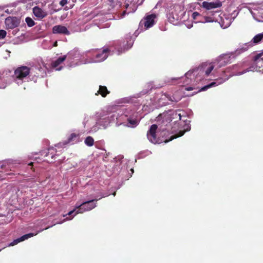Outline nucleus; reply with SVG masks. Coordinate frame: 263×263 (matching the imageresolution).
<instances>
[{
    "mask_svg": "<svg viewBox=\"0 0 263 263\" xmlns=\"http://www.w3.org/2000/svg\"><path fill=\"white\" fill-rule=\"evenodd\" d=\"M194 88L193 87H187L185 88V90L187 91H190L193 90Z\"/></svg>",
    "mask_w": 263,
    "mask_h": 263,
    "instance_id": "f704fd0d",
    "label": "nucleus"
},
{
    "mask_svg": "<svg viewBox=\"0 0 263 263\" xmlns=\"http://www.w3.org/2000/svg\"><path fill=\"white\" fill-rule=\"evenodd\" d=\"M253 18L259 22H263V9H254L251 11Z\"/></svg>",
    "mask_w": 263,
    "mask_h": 263,
    "instance_id": "f3484780",
    "label": "nucleus"
},
{
    "mask_svg": "<svg viewBox=\"0 0 263 263\" xmlns=\"http://www.w3.org/2000/svg\"><path fill=\"white\" fill-rule=\"evenodd\" d=\"M252 46L253 43L251 42L243 44L235 50V52L234 53V55H239L241 53L248 50L250 47Z\"/></svg>",
    "mask_w": 263,
    "mask_h": 263,
    "instance_id": "a211bd4d",
    "label": "nucleus"
},
{
    "mask_svg": "<svg viewBox=\"0 0 263 263\" xmlns=\"http://www.w3.org/2000/svg\"><path fill=\"white\" fill-rule=\"evenodd\" d=\"M263 41V32L256 34L251 40L253 46Z\"/></svg>",
    "mask_w": 263,
    "mask_h": 263,
    "instance_id": "393cba45",
    "label": "nucleus"
},
{
    "mask_svg": "<svg viewBox=\"0 0 263 263\" xmlns=\"http://www.w3.org/2000/svg\"><path fill=\"white\" fill-rule=\"evenodd\" d=\"M66 55L60 57L57 60L53 61L51 63V67L55 70H61L63 67V63L66 59Z\"/></svg>",
    "mask_w": 263,
    "mask_h": 263,
    "instance_id": "2eb2a0df",
    "label": "nucleus"
},
{
    "mask_svg": "<svg viewBox=\"0 0 263 263\" xmlns=\"http://www.w3.org/2000/svg\"><path fill=\"white\" fill-rule=\"evenodd\" d=\"M20 163V162L17 160H14L12 159L5 160L0 162V169L11 171Z\"/></svg>",
    "mask_w": 263,
    "mask_h": 263,
    "instance_id": "f8f14e48",
    "label": "nucleus"
},
{
    "mask_svg": "<svg viewBox=\"0 0 263 263\" xmlns=\"http://www.w3.org/2000/svg\"><path fill=\"white\" fill-rule=\"evenodd\" d=\"M6 27L9 29L16 27L20 23L19 20L15 17H8L5 20Z\"/></svg>",
    "mask_w": 263,
    "mask_h": 263,
    "instance_id": "dca6fc26",
    "label": "nucleus"
},
{
    "mask_svg": "<svg viewBox=\"0 0 263 263\" xmlns=\"http://www.w3.org/2000/svg\"><path fill=\"white\" fill-rule=\"evenodd\" d=\"M125 39L126 40V45H124V44L123 45L124 46L123 51L130 49L132 47L134 43V40L132 39V36L130 34H127Z\"/></svg>",
    "mask_w": 263,
    "mask_h": 263,
    "instance_id": "4be33fe9",
    "label": "nucleus"
},
{
    "mask_svg": "<svg viewBox=\"0 0 263 263\" xmlns=\"http://www.w3.org/2000/svg\"><path fill=\"white\" fill-rule=\"evenodd\" d=\"M125 14H126V12H125V11H124V12L123 13L122 17H124V16H125Z\"/></svg>",
    "mask_w": 263,
    "mask_h": 263,
    "instance_id": "e433bc0d",
    "label": "nucleus"
},
{
    "mask_svg": "<svg viewBox=\"0 0 263 263\" xmlns=\"http://www.w3.org/2000/svg\"><path fill=\"white\" fill-rule=\"evenodd\" d=\"M118 52H119L118 54H119L120 53H121L122 52V50H121V51L119 50Z\"/></svg>",
    "mask_w": 263,
    "mask_h": 263,
    "instance_id": "4c0bfd02",
    "label": "nucleus"
},
{
    "mask_svg": "<svg viewBox=\"0 0 263 263\" xmlns=\"http://www.w3.org/2000/svg\"><path fill=\"white\" fill-rule=\"evenodd\" d=\"M11 71L6 70L2 73L0 72V89L6 88L7 85L10 83L11 79Z\"/></svg>",
    "mask_w": 263,
    "mask_h": 263,
    "instance_id": "9b49d317",
    "label": "nucleus"
},
{
    "mask_svg": "<svg viewBox=\"0 0 263 263\" xmlns=\"http://www.w3.org/2000/svg\"><path fill=\"white\" fill-rule=\"evenodd\" d=\"M54 45V46H57V42L55 43Z\"/></svg>",
    "mask_w": 263,
    "mask_h": 263,
    "instance_id": "a19ab883",
    "label": "nucleus"
},
{
    "mask_svg": "<svg viewBox=\"0 0 263 263\" xmlns=\"http://www.w3.org/2000/svg\"><path fill=\"white\" fill-rule=\"evenodd\" d=\"M139 29H140V30H141V31H142V30H143V29H142V28H141V29H140V28H139Z\"/></svg>",
    "mask_w": 263,
    "mask_h": 263,
    "instance_id": "79ce46f5",
    "label": "nucleus"
},
{
    "mask_svg": "<svg viewBox=\"0 0 263 263\" xmlns=\"http://www.w3.org/2000/svg\"><path fill=\"white\" fill-rule=\"evenodd\" d=\"M182 98V95L180 92H177L173 96L167 93H163L159 98V103L161 105H165L168 103L166 101H170L173 102H177Z\"/></svg>",
    "mask_w": 263,
    "mask_h": 263,
    "instance_id": "1a4fd4ad",
    "label": "nucleus"
},
{
    "mask_svg": "<svg viewBox=\"0 0 263 263\" xmlns=\"http://www.w3.org/2000/svg\"><path fill=\"white\" fill-rule=\"evenodd\" d=\"M49 228V227L46 228L45 229V230H46V229H48V228Z\"/></svg>",
    "mask_w": 263,
    "mask_h": 263,
    "instance_id": "a18cd8bd",
    "label": "nucleus"
},
{
    "mask_svg": "<svg viewBox=\"0 0 263 263\" xmlns=\"http://www.w3.org/2000/svg\"><path fill=\"white\" fill-rule=\"evenodd\" d=\"M147 87H148V88L142 91L139 94H137V96H135V98H138V97H140L141 95H144L148 93L149 90H151L153 88V87L152 86V84H151V83L148 84V86Z\"/></svg>",
    "mask_w": 263,
    "mask_h": 263,
    "instance_id": "cd10ccee",
    "label": "nucleus"
},
{
    "mask_svg": "<svg viewBox=\"0 0 263 263\" xmlns=\"http://www.w3.org/2000/svg\"><path fill=\"white\" fill-rule=\"evenodd\" d=\"M180 19V16H179L178 14L174 13L173 11L170 13L168 15V21L173 24H176V22Z\"/></svg>",
    "mask_w": 263,
    "mask_h": 263,
    "instance_id": "5701e85b",
    "label": "nucleus"
},
{
    "mask_svg": "<svg viewBox=\"0 0 263 263\" xmlns=\"http://www.w3.org/2000/svg\"><path fill=\"white\" fill-rule=\"evenodd\" d=\"M190 130V127L188 126L185 130H182H182L179 131V132L176 136H174V138H176L177 137H181V136H183L185 132L189 131Z\"/></svg>",
    "mask_w": 263,
    "mask_h": 263,
    "instance_id": "7c9ffc66",
    "label": "nucleus"
},
{
    "mask_svg": "<svg viewBox=\"0 0 263 263\" xmlns=\"http://www.w3.org/2000/svg\"><path fill=\"white\" fill-rule=\"evenodd\" d=\"M65 55L67 56L66 59L69 62L68 65L69 67H74L83 64L88 63L87 60H85L84 62L80 60L82 57H86V52L81 54L77 49H73Z\"/></svg>",
    "mask_w": 263,
    "mask_h": 263,
    "instance_id": "6e6552de",
    "label": "nucleus"
},
{
    "mask_svg": "<svg viewBox=\"0 0 263 263\" xmlns=\"http://www.w3.org/2000/svg\"><path fill=\"white\" fill-rule=\"evenodd\" d=\"M192 17L194 20L197 19L198 17H200L202 18L200 14L197 12H194L192 14ZM203 20L200 19L198 22L201 23H208V22H213L214 21V19L210 17H204L203 18Z\"/></svg>",
    "mask_w": 263,
    "mask_h": 263,
    "instance_id": "412c9836",
    "label": "nucleus"
},
{
    "mask_svg": "<svg viewBox=\"0 0 263 263\" xmlns=\"http://www.w3.org/2000/svg\"><path fill=\"white\" fill-rule=\"evenodd\" d=\"M84 143L88 146H91L94 144V140L92 137L88 136L85 139Z\"/></svg>",
    "mask_w": 263,
    "mask_h": 263,
    "instance_id": "bb28decb",
    "label": "nucleus"
},
{
    "mask_svg": "<svg viewBox=\"0 0 263 263\" xmlns=\"http://www.w3.org/2000/svg\"><path fill=\"white\" fill-rule=\"evenodd\" d=\"M32 162H31V163L29 164V165H32Z\"/></svg>",
    "mask_w": 263,
    "mask_h": 263,
    "instance_id": "c03bdc74",
    "label": "nucleus"
},
{
    "mask_svg": "<svg viewBox=\"0 0 263 263\" xmlns=\"http://www.w3.org/2000/svg\"><path fill=\"white\" fill-rule=\"evenodd\" d=\"M33 12L34 15L39 19H42L47 15V13L45 11L37 6L33 8Z\"/></svg>",
    "mask_w": 263,
    "mask_h": 263,
    "instance_id": "6ab92c4d",
    "label": "nucleus"
},
{
    "mask_svg": "<svg viewBox=\"0 0 263 263\" xmlns=\"http://www.w3.org/2000/svg\"><path fill=\"white\" fill-rule=\"evenodd\" d=\"M175 10H177L178 9H180L181 7L179 6H176L175 7Z\"/></svg>",
    "mask_w": 263,
    "mask_h": 263,
    "instance_id": "c9c22d12",
    "label": "nucleus"
},
{
    "mask_svg": "<svg viewBox=\"0 0 263 263\" xmlns=\"http://www.w3.org/2000/svg\"><path fill=\"white\" fill-rule=\"evenodd\" d=\"M178 119L181 120V115L180 113L178 112H174L172 114L169 113H163L160 114L157 117V122L158 125L156 124H153L147 133V137L148 140L154 143H160L159 138L157 137L156 132L158 128L159 130L164 132L166 129L164 127L166 126L168 123H170L173 119Z\"/></svg>",
    "mask_w": 263,
    "mask_h": 263,
    "instance_id": "20e7f679",
    "label": "nucleus"
},
{
    "mask_svg": "<svg viewBox=\"0 0 263 263\" xmlns=\"http://www.w3.org/2000/svg\"><path fill=\"white\" fill-rule=\"evenodd\" d=\"M221 6V3L219 2H203L202 7L208 10L218 8Z\"/></svg>",
    "mask_w": 263,
    "mask_h": 263,
    "instance_id": "aec40b11",
    "label": "nucleus"
},
{
    "mask_svg": "<svg viewBox=\"0 0 263 263\" xmlns=\"http://www.w3.org/2000/svg\"><path fill=\"white\" fill-rule=\"evenodd\" d=\"M91 120V118L89 116H86L84 118V121H83V125L84 127H86L87 123L90 120Z\"/></svg>",
    "mask_w": 263,
    "mask_h": 263,
    "instance_id": "473e14b6",
    "label": "nucleus"
},
{
    "mask_svg": "<svg viewBox=\"0 0 263 263\" xmlns=\"http://www.w3.org/2000/svg\"><path fill=\"white\" fill-rule=\"evenodd\" d=\"M43 230H41L40 231H38L35 233H28V234H25L22 236H21V237L18 238H17L15 240H14L12 242H11L9 245V246H13L16 244H17L18 242H20L21 241H23L24 240H25L31 237H33L34 236H35L39 232H42Z\"/></svg>",
    "mask_w": 263,
    "mask_h": 263,
    "instance_id": "ddd939ff",
    "label": "nucleus"
},
{
    "mask_svg": "<svg viewBox=\"0 0 263 263\" xmlns=\"http://www.w3.org/2000/svg\"><path fill=\"white\" fill-rule=\"evenodd\" d=\"M7 34V32L4 30H0V40L4 39Z\"/></svg>",
    "mask_w": 263,
    "mask_h": 263,
    "instance_id": "2f4dec72",
    "label": "nucleus"
},
{
    "mask_svg": "<svg viewBox=\"0 0 263 263\" xmlns=\"http://www.w3.org/2000/svg\"><path fill=\"white\" fill-rule=\"evenodd\" d=\"M98 200V199L96 198L84 201L80 203H79L78 202L77 203L75 206V208L73 210L69 212L67 214L68 215L70 216L72 214L74 213L72 217L70 218L66 217L63 220V221L57 222V223H62L65 220H71L75 215L78 214H81L85 212L92 210L97 206L96 203L95 202H97Z\"/></svg>",
    "mask_w": 263,
    "mask_h": 263,
    "instance_id": "39448f33",
    "label": "nucleus"
},
{
    "mask_svg": "<svg viewBox=\"0 0 263 263\" xmlns=\"http://www.w3.org/2000/svg\"><path fill=\"white\" fill-rule=\"evenodd\" d=\"M125 6L127 9V10L128 11V13L130 12H135L137 9V7L135 5L133 6V8H131L130 7V5L128 3L125 4Z\"/></svg>",
    "mask_w": 263,
    "mask_h": 263,
    "instance_id": "c85d7f7f",
    "label": "nucleus"
},
{
    "mask_svg": "<svg viewBox=\"0 0 263 263\" xmlns=\"http://www.w3.org/2000/svg\"><path fill=\"white\" fill-rule=\"evenodd\" d=\"M67 0H61L60 2V4L62 6H64V5H65L67 3Z\"/></svg>",
    "mask_w": 263,
    "mask_h": 263,
    "instance_id": "72a5a7b5",
    "label": "nucleus"
},
{
    "mask_svg": "<svg viewBox=\"0 0 263 263\" xmlns=\"http://www.w3.org/2000/svg\"><path fill=\"white\" fill-rule=\"evenodd\" d=\"M232 57V58L235 57L233 52L222 54L218 58L217 62L215 63V65L208 63L203 64L196 69L189 70L185 74L183 77L167 79L165 81V83L167 84H174L179 83L178 81L180 80L181 81H183L184 85L196 84L197 82L208 76L214 68L215 70L213 73L215 72L218 68H220L231 63Z\"/></svg>",
    "mask_w": 263,
    "mask_h": 263,
    "instance_id": "f257e3e1",
    "label": "nucleus"
},
{
    "mask_svg": "<svg viewBox=\"0 0 263 263\" xmlns=\"http://www.w3.org/2000/svg\"><path fill=\"white\" fill-rule=\"evenodd\" d=\"M247 64L245 62H240L228 67L224 70L221 71L220 72L217 71L216 76L219 77V78L216 79L214 82L202 87L199 91H205L209 88L218 86L233 76H240L250 71V69H248V68H245Z\"/></svg>",
    "mask_w": 263,
    "mask_h": 263,
    "instance_id": "7ed1b4c3",
    "label": "nucleus"
},
{
    "mask_svg": "<svg viewBox=\"0 0 263 263\" xmlns=\"http://www.w3.org/2000/svg\"><path fill=\"white\" fill-rule=\"evenodd\" d=\"M114 196H115L116 195V193L115 192L114 194H113Z\"/></svg>",
    "mask_w": 263,
    "mask_h": 263,
    "instance_id": "37998d69",
    "label": "nucleus"
},
{
    "mask_svg": "<svg viewBox=\"0 0 263 263\" xmlns=\"http://www.w3.org/2000/svg\"><path fill=\"white\" fill-rule=\"evenodd\" d=\"M157 15L155 14L146 15L145 17L139 23V27H144V29H147L152 27L156 23Z\"/></svg>",
    "mask_w": 263,
    "mask_h": 263,
    "instance_id": "9d476101",
    "label": "nucleus"
},
{
    "mask_svg": "<svg viewBox=\"0 0 263 263\" xmlns=\"http://www.w3.org/2000/svg\"><path fill=\"white\" fill-rule=\"evenodd\" d=\"M25 21L29 27H32L34 25V21L29 17H26Z\"/></svg>",
    "mask_w": 263,
    "mask_h": 263,
    "instance_id": "c756f323",
    "label": "nucleus"
},
{
    "mask_svg": "<svg viewBox=\"0 0 263 263\" xmlns=\"http://www.w3.org/2000/svg\"><path fill=\"white\" fill-rule=\"evenodd\" d=\"M108 55L107 49H92L86 52V57L89 58L88 63L101 62L105 60Z\"/></svg>",
    "mask_w": 263,
    "mask_h": 263,
    "instance_id": "0eeeda50",
    "label": "nucleus"
},
{
    "mask_svg": "<svg viewBox=\"0 0 263 263\" xmlns=\"http://www.w3.org/2000/svg\"><path fill=\"white\" fill-rule=\"evenodd\" d=\"M108 93H109V91L106 86H100L99 89L96 95L100 94L102 97H105Z\"/></svg>",
    "mask_w": 263,
    "mask_h": 263,
    "instance_id": "a878e982",
    "label": "nucleus"
},
{
    "mask_svg": "<svg viewBox=\"0 0 263 263\" xmlns=\"http://www.w3.org/2000/svg\"><path fill=\"white\" fill-rule=\"evenodd\" d=\"M52 33L53 34H59L67 35L70 34V31L65 26L61 25L54 26L52 28Z\"/></svg>",
    "mask_w": 263,
    "mask_h": 263,
    "instance_id": "4468645a",
    "label": "nucleus"
},
{
    "mask_svg": "<svg viewBox=\"0 0 263 263\" xmlns=\"http://www.w3.org/2000/svg\"><path fill=\"white\" fill-rule=\"evenodd\" d=\"M230 25V24H229L228 26H226L224 27V28H227L228 26H229Z\"/></svg>",
    "mask_w": 263,
    "mask_h": 263,
    "instance_id": "58836bf2",
    "label": "nucleus"
},
{
    "mask_svg": "<svg viewBox=\"0 0 263 263\" xmlns=\"http://www.w3.org/2000/svg\"><path fill=\"white\" fill-rule=\"evenodd\" d=\"M35 76L33 74V68L30 69L26 66H23L17 68L13 76V80L17 85L28 82L31 76Z\"/></svg>",
    "mask_w": 263,
    "mask_h": 263,
    "instance_id": "423d86ee",
    "label": "nucleus"
},
{
    "mask_svg": "<svg viewBox=\"0 0 263 263\" xmlns=\"http://www.w3.org/2000/svg\"><path fill=\"white\" fill-rule=\"evenodd\" d=\"M79 135L76 134L75 133L71 134L69 138H68V141L66 143H71L74 144L79 142Z\"/></svg>",
    "mask_w": 263,
    "mask_h": 263,
    "instance_id": "b1692460",
    "label": "nucleus"
},
{
    "mask_svg": "<svg viewBox=\"0 0 263 263\" xmlns=\"http://www.w3.org/2000/svg\"><path fill=\"white\" fill-rule=\"evenodd\" d=\"M131 171L132 172V173H133L134 172V170L132 168L131 169Z\"/></svg>",
    "mask_w": 263,
    "mask_h": 263,
    "instance_id": "ea45409f",
    "label": "nucleus"
},
{
    "mask_svg": "<svg viewBox=\"0 0 263 263\" xmlns=\"http://www.w3.org/2000/svg\"><path fill=\"white\" fill-rule=\"evenodd\" d=\"M131 110L126 109L123 111H119L118 113H108L103 112L97 116L98 119L95 125L92 126L88 133H95L98 130L100 127L106 128L109 124L116 119L118 125L124 124L128 127H135L138 124V121L135 119V112H129Z\"/></svg>",
    "mask_w": 263,
    "mask_h": 263,
    "instance_id": "f03ea898",
    "label": "nucleus"
}]
</instances>
